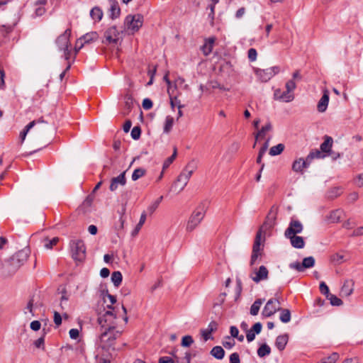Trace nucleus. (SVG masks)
I'll list each match as a JSON object with an SVG mask.
<instances>
[{"label": "nucleus", "mask_w": 363, "mask_h": 363, "mask_svg": "<svg viewBox=\"0 0 363 363\" xmlns=\"http://www.w3.org/2000/svg\"><path fill=\"white\" fill-rule=\"evenodd\" d=\"M121 333L116 330L115 325H108L100 335V341L103 350H115L116 340L121 335Z\"/></svg>", "instance_id": "nucleus-1"}, {"label": "nucleus", "mask_w": 363, "mask_h": 363, "mask_svg": "<svg viewBox=\"0 0 363 363\" xmlns=\"http://www.w3.org/2000/svg\"><path fill=\"white\" fill-rule=\"evenodd\" d=\"M206 203V201L201 202L192 213L186 225L187 231L191 232L201 222L204 217Z\"/></svg>", "instance_id": "nucleus-2"}, {"label": "nucleus", "mask_w": 363, "mask_h": 363, "mask_svg": "<svg viewBox=\"0 0 363 363\" xmlns=\"http://www.w3.org/2000/svg\"><path fill=\"white\" fill-rule=\"evenodd\" d=\"M72 258L76 262H83L86 258V246L82 240H72L69 242Z\"/></svg>", "instance_id": "nucleus-3"}, {"label": "nucleus", "mask_w": 363, "mask_h": 363, "mask_svg": "<svg viewBox=\"0 0 363 363\" xmlns=\"http://www.w3.org/2000/svg\"><path fill=\"white\" fill-rule=\"evenodd\" d=\"M143 23V16L141 14L128 15L124 20L125 27L132 34L138 32Z\"/></svg>", "instance_id": "nucleus-4"}, {"label": "nucleus", "mask_w": 363, "mask_h": 363, "mask_svg": "<svg viewBox=\"0 0 363 363\" xmlns=\"http://www.w3.org/2000/svg\"><path fill=\"white\" fill-rule=\"evenodd\" d=\"M262 229H259L257 232L255 241L252 246V252L250 259V265H254L257 258L262 255L263 251V245L262 247Z\"/></svg>", "instance_id": "nucleus-5"}, {"label": "nucleus", "mask_w": 363, "mask_h": 363, "mask_svg": "<svg viewBox=\"0 0 363 363\" xmlns=\"http://www.w3.org/2000/svg\"><path fill=\"white\" fill-rule=\"evenodd\" d=\"M279 71L280 68L279 66H274L267 69L257 68L255 72L261 82H267L275 74L279 73Z\"/></svg>", "instance_id": "nucleus-6"}, {"label": "nucleus", "mask_w": 363, "mask_h": 363, "mask_svg": "<svg viewBox=\"0 0 363 363\" xmlns=\"http://www.w3.org/2000/svg\"><path fill=\"white\" fill-rule=\"evenodd\" d=\"M315 263V258L312 256H309L303 258L302 262L298 261L289 264V268L296 269L298 272H303L306 269L312 268L314 267Z\"/></svg>", "instance_id": "nucleus-7"}, {"label": "nucleus", "mask_w": 363, "mask_h": 363, "mask_svg": "<svg viewBox=\"0 0 363 363\" xmlns=\"http://www.w3.org/2000/svg\"><path fill=\"white\" fill-rule=\"evenodd\" d=\"M23 264V263L20 262V260L18 259V258H16L15 256L12 255L9 259L6 260L4 267L8 274L13 275Z\"/></svg>", "instance_id": "nucleus-8"}, {"label": "nucleus", "mask_w": 363, "mask_h": 363, "mask_svg": "<svg viewBox=\"0 0 363 363\" xmlns=\"http://www.w3.org/2000/svg\"><path fill=\"white\" fill-rule=\"evenodd\" d=\"M23 264V263L20 262V260L18 259V258H16L15 256L12 255L9 259L6 260L4 267L8 274L13 275Z\"/></svg>", "instance_id": "nucleus-9"}, {"label": "nucleus", "mask_w": 363, "mask_h": 363, "mask_svg": "<svg viewBox=\"0 0 363 363\" xmlns=\"http://www.w3.org/2000/svg\"><path fill=\"white\" fill-rule=\"evenodd\" d=\"M23 264V263L20 262V260L18 259V258H16L15 256L12 255L9 259L6 260L4 267L8 274L13 275Z\"/></svg>", "instance_id": "nucleus-10"}, {"label": "nucleus", "mask_w": 363, "mask_h": 363, "mask_svg": "<svg viewBox=\"0 0 363 363\" xmlns=\"http://www.w3.org/2000/svg\"><path fill=\"white\" fill-rule=\"evenodd\" d=\"M71 28H67L65 32L60 35L55 40V43L57 45L60 50L69 48L71 45L69 38L71 35Z\"/></svg>", "instance_id": "nucleus-11"}, {"label": "nucleus", "mask_w": 363, "mask_h": 363, "mask_svg": "<svg viewBox=\"0 0 363 363\" xmlns=\"http://www.w3.org/2000/svg\"><path fill=\"white\" fill-rule=\"evenodd\" d=\"M303 230V225L298 220L291 219L288 228L285 230L284 236L295 235L301 233Z\"/></svg>", "instance_id": "nucleus-12"}, {"label": "nucleus", "mask_w": 363, "mask_h": 363, "mask_svg": "<svg viewBox=\"0 0 363 363\" xmlns=\"http://www.w3.org/2000/svg\"><path fill=\"white\" fill-rule=\"evenodd\" d=\"M277 214V210L274 208V206L272 207L266 216L264 223L259 228V229H262V233H264L266 230L274 227L275 225Z\"/></svg>", "instance_id": "nucleus-13"}, {"label": "nucleus", "mask_w": 363, "mask_h": 363, "mask_svg": "<svg viewBox=\"0 0 363 363\" xmlns=\"http://www.w3.org/2000/svg\"><path fill=\"white\" fill-rule=\"evenodd\" d=\"M275 302H277L278 304L280 303L278 299L271 298L268 300L262 312L264 317H271L279 311L280 307L279 306H275Z\"/></svg>", "instance_id": "nucleus-14"}, {"label": "nucleus", "mask_w": 363, "mask_h": 363, "mask_svg": "<svg viewBox=\"0 0 363 363\" xmlns=\"http://www.w3.org/2000/svg\"><path fill=\"white\" fill-rule=\"evenodd\" d=\"M119 35V32L116 26H113L108 28L104 33V37L106 38V42L102 41L103 43H113L116 44L118 41V36Z\"/></svg>", "instance_id": "nucleus-15"}, {"label": "nucleus", "mask_w": 363, "mask_h": 363, "mask_svg": "<svg viewBox=\"0 0 363 363\" xmlns=\"http://www.w3.org/2000/svg\"><path fill=\"white\" fill-rule=\"evenodd\" d=\"M99 38V34L96 31H91L87 33L79 38L77 39V44L80 43V47H84L85 45L90 44L93 42H95Z\"/></svg>", "instance_id": "nucleus-16"}, {"label": "nucleus", "mask_w": 363, "mask_h": 363, "mask_svg": "<svg viewBox=\"0 0 363 363\" xmlns=\"http://www.w3.org/2000/svg\"><path fill=\"white\" fill-rule=\"evenodd\" d=\"M125 172H123L121 173L118 177L111 179L109 189L111 191H115L118 189V185L125 186Z\"/></svg>", "instance_id": "nucleus-17"}, {"label": "nucleus", "mask_w": 363, "mask_h": 363, "mask_svg": "<svg viewBox=\"0 0 363 363\" xmlns=\"http://www.w3.org/2000/svg\"><path fill=\"white\" fill-rule=\"evenodd\" d=\"M329 92L328 90H325L317 105V109L319 112L323 113L326 111L329 103Z\"/></svg>", "instance_id": "nucleus-18"}, {"label": "nucleus", "mask_w": 363, "mask_h": 363, "mask_svg": "<svg viewBox=\"0 0 363 363\" xmlns=\"http://www.w3.org/2000/svg\"><path fill=\"white\" fill-rule=\"evenodd\" d=\"M216 40L213 36L205 39L204 44L201 47V50L205 56H208L212 52Z\"/></svg>", "instance_id": "nucleus-19"}, {"label": "nucleus", "mask_w": 363, "mask_h": 363, "mask_svg": "<svg viewBox=\"0 0 363 363\" xmlns=\"http://www.w3.org/2000/svg\"><path fill=\"white\" fill-rule=\"evenodd\" d=\"M324 141L323 143L320 144V149L322 152L326 154L327 155H330L331 153V148L333 143V140L332 137L325 135L323 137Z\"/></svg>", "instance_id": "nucleus-20"}, {"label": "nucleus", "mask_w": 363, "mask_h": 363, "mask_svg": "<svg viewBox=\"0 0 363 363\" xmlns=\"http://www.w3.org/2000/svg\"><path fill=\"white\" fill-rule=\"evenodd\" d=\"M108 1L110 3L109 17L113 20L120 16L121 9L117 0H108Z\"/></svg>", "instance_id": "nucleus-21"}, {"label": "nucleus", "mask_w": 363, "mask_h": 363, "mask_svg": "<svg viewBox=\"0 0 363 363\" xmlns=\"http://www.w3.org/2000/svg\"><path fill=\"white\" fill-rule=\"evenodd\" d=\"M285 238L290 240L291 245L294 248L302 249L305 246L304 239L301 236L295 235L286 236Z\"/></svg>", "instance_id": "nucleus-22"}, {"label": "nucleus", "mask_w": 363, "mask_h": 363, "mask_svg": "<svg viewBox=\"0 0 363 363\" xmlns=\"http://www.w3.org/2000/svg\"><path fill=\"white\" fill-rule=\"evenodd\" d=\"M125 206H123L121 211H118V213L120 214V218L118 221L115 224V230L118 235L121 233V232L123 230L124 223L125 221Z\"/></svg>", "instance_id": "nucleus-23"}, {"label": "nucleus", "mask_w": 363, "mask_h": 363, "mask_svg": "<svg viewBox=\"0 0 363 363\" xmlns=\"http://www.w3.org/2000/svg\"><path fill=\"white\" fill-rule=\"evenodd\" d=\"M289 341V335L287 333L278 335L275 340V346L279 351H283Z\"/></svg>", "instance_id": "nucleus-24"}, {"label": "nucleus", "mask_w": 363, "mask_h": 363, "mask_svg": "<svg viewBox=\"0 0 363 363\" xmlns=\"http://www.w3.org/2000/svg\"><path fill=\"white\" fill-rule=\"evenodd\" d=\"M268 274L269 272L267 267L264 265H262L256 272V276L252 277V279L255 282L258 283L262 280L267 279L268 278Z\"/></svg>", "instance_id": "nucleus-25"}, {"label": "nucleus", "mask_w": 363, "mask_h": 363, "mask_svg": "<svg viewBox=\"0 0 363 363\" xmlns=\"http://www.w3.org/2000/svg\"><path fill=\"white\" fill-rule=\"evenodd\" d=\"M354 282L352 279L346 280L341 288V294L345 296H350L354 291Z\"/></svg>", "instance_id": "nucleus-26"}, {"label": "nucleus", "mask_w": 363, "mask_h": 363, "mask_svg": "<svg viewBox=\"0 0 363 363\" xmlns=\"http://www.w3.org/2000/svg\"><path fill=\"white\" fill-rule=\"evenodd\" d=\"M192 175V170H189V172L182 171L180 174L178 176L177 182H182L183 185L180 189V191L183 190L184 188L188 183V181L191 176Z\"/></svg>", "instance_id": "nucleus-27"}, {"label": "nucleus", "mask_w": 363, "mask_h": 363, "mask_svg": "<svg viewBox=\"0 0 363 363\" xmlns=\"http://www.w3.org/2000/svg\"><path fill=\"white\" fill-rule=\"evenodd\" d=\"M104 16V12L99 6H94L90 11V17L94 22H99Z\"/></svg>", "instance_id": "nucleus-28"}, {"label": "nucleus", "mask_w": 363, "mask_h": 363, "mask_svg": "<svg viewBox=\"0 0 363 363\" xmlns=\"http://www.w3.org/2000/svg\"><path fill=\"white\" fill-rule=\"evenodd\" d=\"M343 193V189L341 186H335L328 190L326 197L328 199L333 200Z\"/></svg>", "instance_id": "nucleus-29"}, {"label": "nucleus", "mask_w": 363, "mask_h": 363, "mask_svg": "<svg viewBox=\"0 0 363 363\" xmlns=\"http://www.w3.org/2000/svg\"><path fill=\"white\" fill-rule=\"evenodd\" d=\"M210 354L217 359H223L225 352L221 346H215L211 349Z\"/></svg>", "instance_id": "nucleus-30"}, {"label": "nucleus", "mask_w": 363, "mask_h": 363, "mask_svg": "<svg viewBox=\"0 0 363 363\" xmlns=\"http://www.w3.org/2000/svg\"><path fill=\"white\" fill-rule=\"evenodd\" d=\"M94 200V195L93 194H89L86 199L84 200L82 204L81 205L80 210L83 213H86L88 209L91 207L93 201Z\"/></svg>", "instance_id": "nucleus-31"}, {"label": "nucleus", "mask_w": 363, "mask_h": 363, "mask_svg": "<svg viewBox=\"0 0 363 363\" xmlns=\"http://www.w3.org/2000/svg\"><path fill=\"white\" fill-rule=\"evenodd\" d=\"M29 254L30 250L28 248H24L16 252L13 256H15L16 258H18V259L20 260V262L24 264L27 261Z\"/></svg>", "instance_id": "nucleus-32"}, {"label": "nucleus", "mask_w": 363, "mask_h": 363, "mask_svg": "<svg viewBox=\"0 0 363 363\" xmlns=\"http://www.w3.org/2000/svg\"><path fill=\"white\" fill-rule=\"evenodd\" d=\"M280 311L279 319L284 323H287L291 320V311L286 308H279Z\"/></svg>", "instance_id": "nucleus-33"}, {"label": "nucleus", "mask_w": 363, "mask_h": 363, "mask_svg": "<svg viewBox=\"0 0 363 363\" xmlns=\"http://www.w3.org/2000/svg\"><path fill=\"white\" fill-rule=\"evenodd\" d=\"M114 320H111V318L106 317L102 315L99 316L97 319L98 323L101 325V328L104 330L108 327V325H114Z\"/></svg>", "instance_id": "nucleus-34"}, {"label": "nucleus", "mask_w": 363, "mask_h": 363, "mask_svg": "<svg viewBox=\"0 0 363 363\" xmlns=\"http://www.w3.org/2000/svg\"><path fill=\"white\" fill-rule=\"evenodd\" d=\"M257 355L262 358L271 353V348L267 343L262 344L257 350Z\"/></svg>", "instance_id": "nucleus-35"}, {"label": "nucleus", "mask_w": 363, "mask_h": 363, "mask_svg": "<svg viewBox=\"0 0 363 363\" xmlns=\"http://www.w3.org/2000/svg\"><path fill=\"white\" fill-rule=\"evenodd\" d=\"M35 123H36L35 121H33L30 122L28 125H26L25 126L23 130L20 133L19 138H20L21 144H23L28 131L35 125Z\"/></svg>", "instance_id": "nucleus-36"}, {"label": "nucleus", "mask_w": 363, "mask_h": 363, "mask_svg": "<svg viewBox=\"0 0 363 363\" xmlns=\"http://www.w3.org/2000/svg\"><path fill=\"white\" fill-rule=\"evenodd\" d=\"M269 141V139L265 141V143L262 145L261 148L259 149V152H258V155H257V160H256V162L257 164H263L262 162V157H263L264 155L265 154V152H267V150L268 149Z\"/></svg>", "instance_id": "nucleus-37"}, {"label": "nucleus", "mask_w": 363, "mask_h": 363, "mask_svg": "<svg viewBox=\"0 0 363 363\" xmlns=\"http://www.w3.org/2000/svg\"><path fill=\"white\" fill-rule=\"evenodd\" d=\"M111 281L116 287H118L123 281V276L121 272L115 271L111 274Z\"/></svg>", "instance_id": "nucleus-38"}, {"label": "nucleus", "mask_w": 363, "mask_h": 363, "mask_svg": "<svg viewBox=\"0 0 363 363\" xmlns=\"http://www.w3.org/2000/svg\"><path fill=\"white\" fill-rule=\"evenodd\" d=\"M342 213V209H336L330 212L328 218L332 223H337L340 221Z\"/></svg>", "instance_id": "nucleus-39"}, {"label": "nucleus", "mask_w": 363, "mask_h": 363, "mask_svg": "<svg viewBox=\"0 0 363 363\" xmlns=\"http://www.w3.org/2000/svg\"><path fill=\"white\" fill-rule=\"evenodd\" d=\"M285 146L282 143L272 147L269 149V155L272 156H277L280 155L284 150Z\"/></svg>", "instance_id": "nucleus-40"}, {"label": "nucleus", "mask_w": 363, "mask_h": 363, "mask_svg": "<svg viewBox=\"0 0 363 363\" xmlns=\"http://www.w3.org/2000/svg\"><path fill=\"white\" fill-rule=\"evenodd\" d=\"M263 300L261 298H257L252 303L250 307V314L252 315H257L259 313L261 305L262 304Z\"/></svg>", "instance_id": "nucleus-41"}, {"label": "nucleus", "mask_w": 363, "mask_h": 363, "mask_svg": "<svg viewBox=\"0 0 363 363\" xmlns=\"http://www.w3.org/2000/svg\"><path fill=\"white\" fill-rule=\"evenodd\" d=\"M125 104L124 107L127 110V113H129L133 106V98L131 94H126L124 96Z\"/></svg>", "instance_id": "nucleus-42"}, {"label": "nucleus", "mask_w": 363, "mask_h": 363, "mask_svg": "<svg viewBox=\"0 0 363 363\" xmlns=\"http://www.w3.org/2000/svg\"><path fill=\"white\" fill-rule=\"evenodd\" d=\"M338 358L339 354L337 352H333L330 356L322 358L318 363H336Z\"/></svg>", "instance_id": "nucleus-43"}, {"label": "nucleus", "mask_w": 363, "mask_h": 363, "mask_svg": "<svg viewBox=\"0 0 363 363\" xmlns=\"http://www.w3.org/2000/svg\"><path fill=\"white\" fill-rule=\"evenodd\" d=\"M177 148L174 147L173 154L170 157L167 158L163 163V165H162L163 171L165 170L166 169H167L169 167V165L174 162V160H175V158L177 157Z\"/></svg>", "instance_id": "nucleus-44"}, {"label": "nucleus", "mask_w": 363, "mask_h": 363, "mask_svg": "<svg viewBox=\"0 0 363 363\" xmlns=\"http://www.w3.org/2000/svg\"><path fill=\"white\" fill-rule=\"evenodd\" d=\"M174 123V118L170 116H167L165 119V123L163 128V131L165 133H168L171 131L172 126Z\"/></svg>", "instance_id": "nucleus-45"}, {"label": "nucleus", "mask_w": 363, "mask_h": 363, "mask_svg": "<svg viewBox=\"0 0 363 363\" xmlns=\"http://www.w3.org/2000/svg\"><path fill=\"white\" fill-rule=\"evenodd\" d=\"M146 173V170L143 168H137L135 169L133 174H132V180L133 181H136L138 180V179L141 178L142 177H143Z\"/></svg>", "instance_id": "nucleus-46"}, {"label": "nucleus", "mask_w": 363, "mask_h": 363, "mask_svg": "<svg viewBox=\"0 0 363 363\" xmlns=\"http://www.w3.org/2000/svg\"><path fill=\"white\" fill-rule=\"evenodd\" d=\"M59 242V238L55 237L52 238L51 240H49L48 238H45L43 240L44 247L47 249H52L55 245L57 244Z\"/></svg>", "instance_id": "nucleus-47"}, {"label": "nucleus", "mask_w": 363, "mask_h": 363, "mask_svg": "<svg viewBox=\"0 0 363 363\" xmlns=\"http://www.w3.org/2000/svg\"><path fill=\"white\" fill-rule=\"evenodd\" d=\"M324 154L325 153L322 152L321 150H318L317 149L313 150L308 154V160H313L315 158H316V159L324 158L326 156Z\"/></svg>", "instance_id": "nucleus-48"}, {"label": "nucleus", "mask_w": 363, "mask_h": 363, "mask_svg": "<svg viewBox=\"0 0 363 363\" xmlns=\"http://www.w3.org/2000/svg\"><path fill=\"white\" fill-rule=\"evenodd\" d=\"M327 298L330 301V303L332 306H340L343 304L342 301L340 298H338L337 296H335V295H333V294H330L327 297Z\"/></svg>", "instance_id": "nucleus-49"}, {"label": "nucleus", "mask_w": 363, "mask_h": 363, "mask_svg": "<svg viewBox=\"0 0 363 363\" xmlns=\"http://www.w3.org/2000/svg\"><path fill=\"white\" fill-rule=\"evenodd\" d=\"M294 99L293 94H290V91L286 90L283 91L279 96V100L284 102H290L292 101Z\"/></svg>", "instance_id": "nucleus-50"}, {"label": "nucleus", "mask_w": 363, "mask_h": 363, "mask_svg": "<svg viewBox=\"0 0 363 363\" xmlns=\"http://www.w3.org/2000/svg\"><path fill=\"white\" fill-rule=\"evenodd\" d=\"M141 133H142V130H141L140 126L135 125L133 128L131 133H130V135L133 140H137L140 139V138L141 136Z\"/></svg>", "instance_id": "nucleus-51"}, {"label": "nucleus", "mask_w": 363, "mask_h": 363, "mask_svg": "<svg viewBox=\"0 0 363 363\" xmlns=\"http://www.w3.org/2000/svg\"><path fill=\"white\" fill-rule=\"evenodd\" d=\"M194 342V339L191 335H185L182 337L181 345L184 347H189Z\"/></svg>", "instance_id": "nucleus-52"}, {"label": "nucleus", "mask_w": 363, "mask_h": 363, "mask_svg": "<svg viewBox=\"0 0 363 363\" xmlns=\"http://www.w3.org/2000/svg\"><path fill=\"white\" fill-rule=\"evenodd\" d=\"M304 167H301V158L296 160L292 164V170L296 172H302Z\"/></svg>", "instance_id": "nucleus-53"}, {"label": "nucleus", "mask_w": 363, "mask_h": 363, "mask_svg": "<svg viewBox=\"0 0 363 363\" xmlns=\"http://www.w3.org/2000/svg\"><path fill=\"white\" fill-rule=\"evenodd\" d=\"M272 128V124L270 122H268L264 126H263L261 130L257 133L255 138L257 140L259 136H264L267 131L270 130Z\"/></svg>", "instance_id": "nucleus-54"}, {"label": "nucleus", "mask_w": 363, "mask_h": 363, "mask_svg": "<svg viewBox=\"0 0 363 363\" xmlns=\"http://www.w3.org/2000/svg\"><path fill=\"white\" fill-rule=\"evenodd\" d=\"M319 289L322 294L325 295L326 298L330 294V290L327 284L324 281H321L319 285Z\"/></svg>", "instance_id": "nucleus-55"}, {"label": "nucleus", "mask_w": 363, "mask_h": 363, "mask_svg": "<svg viewBox=\"0 0 363 363\" xmlns=\"http://www.w3.org/2000/svg\"><path fill=\"white\" fill-rule=\"evenodd\" d=\"M45 328H43V335L39 337L38 340H36L35 342H34V345L38 347V348H40V347H44V343H45V335L46 334V332L45 331Z\"/></svg>", "instance_id": "nucleus-56"}, {"label": "nucleus", "mask_w": 363, "mask_h": 363, "mask_svg": "<svg viewBox=\"0 0 363 363\" xmlns=\"http://www.w3.org/2000/svg\"><path fill=\"white\" fill-rule=\"evenodd\" d=\"M257 56V52L255 48H250L247 51V57L250 62L256 60Z\"/></svg>", "instance_id": "nucleus-57"}, {"label": "nucleus", "mask_w": 363, "mask_h": 363, "mask_svg": "<svg viewBox=\"0 0 363 363\" xmlns=\"http://www.w3.org/2000/svg\"><path fill=\"white\" fill-rule=\"evenodd\" d=\"M242 281H241L240 279L237 278L236 279V288H235V290H236L235 300H237V298H238L240 297L241 292H242Z\"/></svg>", "instance_id": "nucleus-58"}, {"label": "nucleus", "mask_w": 363, "mask_h": 363, "mask_svg": "<svg viewBox=\"0 0 363 363\" xmlns=\"http://www.w3.org/2000/svg\"><path fill=\"white\" fill-rule=\"evenodd\" d=\"M142 106L145 110H150L153 106L152 101L149 98H145L143 101Z\"/></svg>", "instance_id": "nucleus-59"}, {"label": "nucleus", "mask_w": 363, "mask_h": 363, "mask_svg": "<svg viewBox=\"0 0 363 363\" xmlns=\"http://www.w3.org/2000/svg\"><path fill=\"white\" fill-rule=\"evenodd\" d=\"M156 70H157L156 66H155L152 69L149 68L147 74L150 76V81L147 83V84H146L147 86H150V85L152 84L153 79H154V76L156 73Z\"/></svg>", "instance_id": "nucleus-60"}, {"label": "nucleus", "mask_w": 363, "mask_h": 363, "mask_svg": "<svg viewBox=\"0 0 363 363\" xmlns=\"http://www.w3.org/2000/svg\"><path fill=\"white\" fill-rule=\"evenodd\" d=\"M229 363H240V358L238 352H233L230 355Z\"/></svg>", "instance_id": "nucleus-61"}, {"label": "nucleus", "mask_w": 363, "mask_h": 363, "mask_svg": "<svg viewBox=\"0 0 363 363\" xmlns=\"http://www.w3.org/2000/svg\"><path fill=\"white\" fill-rule=\"evenodd\" d=\"M262 325L260 322H257V323H255L252 326V328H250V330L255 333L256 334H259L262 331Z\"/></svg>", "instance_id": "nucleus-62"}, {"label": "nucleus", "mask_w": 363, "mask_h": 363, "mask_svg": "<svg viewBox=\"0 0 363 363\" xmlns=\"http://www.w3.org/2000/svg\"><path fill=\"white\" fill-rule=\"evenodd\" d=\"M218 323L215 320H212L210 322V323L208 324V333H212L213 332H215L217 328H218Z\"/></svg>", "instance_id": "nucleus-63"}, {"label": "nucleus", "mask_w": 363, "mask_h": 363, "mask_svg": "<svg viewBox=\"0 0 363 363\" xmlns=\"http://www.w3.org/2000/svg\"><path fill=\"white\" fill-rule=\"evenodd\" d=\"M157 363H174V362L171 357L165 356L160 357Z\"/></svg>", "instance_id": "nucleus-64"}]
</instances>
